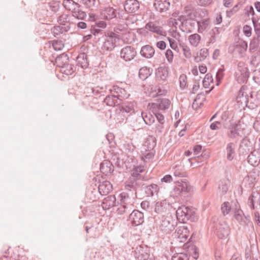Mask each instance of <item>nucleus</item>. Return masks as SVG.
<instances>
[{
  "instance_id": "nucleus-8",
  "label": "nucleus",
  "mask_w": 260,
  "mask_h": 260,
  "mask_svg": "<svg viewBox=\"0 0 260 260\" xmlns=\"http://www.w3.org/2000/svg\"><path fill=\"white\" fill-rule=\"evenodd\" d=\"M106 39L102 46V50L105 51H111L116 46V43L118 41V37L116 33L112 31L105 32Z\"/></svg>"
},
{
  "instance_id": "nucleus-39",
  "label": "nucleus",
  "mask_w": 260,
  "mask_h": 260,
  "mask_svg": "<svg viewBox=\"0 0 260 260\" xmlns=\"http://www.w3.org/2000/svg\"><path fill=\"white\" fill-rule=\"evenodd\" d=\"M155 74L157 79L165 81L168 76V69L164 67H159L156 70Z\"/></svg>"
},
{
  "instance_id": "nucleus-28",
  "label": "nucleus",
  "mask_w": 260,
  "mask_h": 260,
  "mask_svg": "<svg viewBox=\"0 0 260 260\" xmlns=\"http://www.w3.org/2000/svg\"><path fill=\"white\" fill-rule=\"evenodd\" d=\"M196 16V13L193 10L192 6L191 5H188L185 6L184 8L183 15H181L178 17H184L186 19L194 20Z\"/></svg>"
},
{
  "instance_id": "nucleus-9",
  "label": "nucleus",
  "mask_w": 260,
  "mask_h": 260,
  "mask_svg": "<svg viewBox=\"0 0 260 260\" xmlns=\"http://www.w3.org/2000/svg\"><path fill=\"white\" fill-rule=\"evenodd\" d=\"M133 255L136 260H148L150 255V249L146 245H139L135 248Z\"/></svg>"
},
{
  "instance_id": "nucleus-51",
  "label": "nucleus",
  "mask_w": 260,
  "mask_h": 260,
  "mask_svg": "<svg viewBox=\"0 0 260 260\" xmlns=\"http://www.w3.org/2000/svg\"><path fill=\"white\" fill-rule=\"evenodd\" d=\"M201 36L198 34L191 35L188 37L189 43L193 46H197L200 41Z\"/></svg>"
},
{
  "instance_id": "nucleus-14",
  "label": "nucleus",
  "mask_w": 260,
  "mask_h": 260,
  "mask_svg": "<svg viewBox=\"0 0 260 260\" xmlns=\"http://www.w3.org/2000/svg\"><path fill=\"white\" fill-rule=\"evenodd\" d=\"M153 6L156 11L163 13L169 9L170 3L169 0H155Z\"/></svg>"
},
{
  "instance_id": "nucleus-57",
  "label": "nucleus",
  "mask_w": 260,
  "mask_h": 260,
  "mask_svg": "<svg viewBox=\"0 0 260 260\" xmlns=\"http://www.w3.org/2000/svg\"><path fill=\"white\" fill-rule=\"evenodd\" d=\"M221 209L224 215L229 214L231 210L230 203L228 202L223 203L221 205Z\"/></svg>"
},
{
  "instance_id": "nucleus-13",
  "label": "nucleus",
  "mask_w": 260,
  "mask_h": 260,
  "mask_svg": "<svg viewBox=\"0 0 260 260\" xmlns=\"http://www.w3.org/2000/svg\"><path fill=\"white\" fill-rule=\"evenodd\" d=\"M135 198L134 196L131 195V193H129L124 191L119 194L120 204L133 208H134V200Z\"/></svg>"
},
{
  "instance_id": "nucleus-12",
  "label": "nucleus",
  "mask_w": 260,
  "mask_h": 260,
  "mask_svg": "<svg viewBox=\"0 0 260 260\" xmlns=\"http://www.w3.org/2000/svg\"><path fill=\"white\" fill-rule=\"evenodd\" d=\"M137 54L135 48L130 46L123 47L120 51V57L125 61H129L134 58Z\"/></svg>"
},
{
  "instance_id": "nucleus-48",
  "label": "nucleus",
  "mask_w": 260,
  "mask_h": 260,
  "mask_svg": "<svg viewBox=\"0 0 260 260\" xmlns=\"http://www.w3.org/2000/svg\"><path fill=\"white\" fill-rule=\"evenodd\" d=\"M230 184V181L228 179H224L220 181L219 189L222 194H224L227 192Z\"/></svg>"
},
{
  "instance_id": "nucleus-4",
  "label": "nucleus",
  "mask_w": 260,
  "mask_h": 260,
  "mask_svg": "<svg viewBox=\"0 0 260 260\" xmlns=\"http://www.w3.org/2000/svg\"><path fill=\"white\" fill-rule=\"evenodd\" d=\"M192 191V186L189 182L186 179H181L175 183L172 196L174 198L179 197H185L187 194Z\"/></svg>"
},
{
  "instance_id": "nucleus-24",
  "label": "nucleus",
  "mask_w": 260,
  "mask_h": 260,
  "mask_svg": "<svg viewBox=\"0 0 260 260\" xmlns=\"http://www.w3.org/2000/svg\"><path fill=\"white\" fill-rule=\"evenodd\" d=\"M100 171L103 174L108 175L113 172L114 166L110 161L104 160L100 165Z\"/></svg>"
},
{
  "instance_id": "nucleus-3",
  "label": "nucleus",
  "mask_w": 260,
  "mask_h": 260,
  "mask_svg": "<svg viewBox=\"0 0 260 260\" xmlns=\"http://www.w3.org/2000/svg\"><path fill=\"white\" fill-rule=\"evenodd\" d=\"M224 128H227V136L231 139H236L238 137L243 138V142L246 139L245 136V127L241 124L240 121L235 123H231L229 126L224 125Z\"/></svg>"
},
{
  "instance_id": "nucleus-19",
  "label": "nucleus",
  "mask_w": 260,
  "mask_h": 260,
  "mask_svg": "<svg viewBox=\"0 0 260 260\" xmlns=\"http://www.w3.org/2000/svg\"><path fill=\"white\" fill-rule=\"evenodd\" d=\"M145 28L153 33L159 35L160 36H165L166 32L162 28L154 23L153 22H149L145 25Z\"/></svg>"
},
{
  "instance_id": "nucleus-1",
  "label": "nucleus",
  "mask_w": 260,
  "mask_h": 260,
  "mask_svg": "<svg viewBox=\"0 0 260 260\" xmlns=\"http://www.w3.org/2000/svg\"><path fill=\"white\" fill-rule=\"evenodd\" d=\"M196 209L192 207L181 206L176 211V216L178 220L182 223L187 221H194L197 219Z\"/></svg>"
},
{
  "instance_id": "nucleus-41",
  "label": "nucleus",
  "mask_w": 260,
  "mask_h": 260,
  "mask_svg": "<svg viewBox=\"0 0 260 260\" xmlns=\"http://www.w3.org/2000/svg\"><path fill=\"white\" fill-rule=\"evenodd\" d=\"M69 62V57L66 53L62 54L56 57L55 62L56 66L62 68L63 66H65Z\"/></svg>"
},
{
  "instance_id": "nucleus-59",
  "label": "nucleus",
  "mask_w": 260,
  "mask_h": 260,
  "mask_svg": "<svg viewBox=\"0 0 260 260\" xmlns=\"http://www.w3.org/2000/svg\"><path fill=\"white\" fill-rule=\"evenodd\" d=\"M181 47L184 56L187 58H190L191 57V53L189 47L186 45H182Z\"/></svg>"
},
{
  "instance_id": "nucleus-29",
  "label": "nucleus",
  "mask_w": 260,
  "mask_h": 260,
  "mask_svg": "<svg viewBox=\"0 0 260 260\" xmlns=\"http://www.w3.org/2000/svg\"><path fill=\"white\" fill-rule=\"evenodd\" d=\"M198 26V31L199 33H203L204 31L207 32L209 30L210 26V21L209 18H205L197 21Z\"/></svg>"
},
{
  "instance_id": "nucleus-17",
  "label": "nucleus",
  "mask_w": 260,
  "mask_h": 260,
  "mask_svg": "<svg viewBox=\"0 0 260 260\" xmlns=\"http://www.w3.org/2000/svg\"><path fill=\"white\" fill-rule=\"evenodd\" d=\"M139 8L140 4L137 0H126L124 3V8L127 13H134Z\"/></svg>"
},
{
  "instance_id": "nucleus-37",
  "label": "nucleus",
  "mask_w": 260,
  "mask_h": 260,
  "mask_svg": "<svg viewBox=\"0 0 260 260\" xmlns=\"http://www.w3.org/2000/svg\"><path fill=\"white\" fill-rule=\"evenodd\" d=\"M141 117H139L138 119H141L142 118L145 123L148 125H150L153 124L155 121L154 117L150 112H142L141 113Z\"/></svg>"
},
{
  "instance_id": "nucleus-35",
  "label": "nucleus",
  "mask_w": 260,
  "mask_h": 260,
  "mask_svg": "<svg viewBox=\"0 0 260 260\" xmlns=\"http://www.w3.org/2000/svg\"><path fill=\"white\" fill-rule=\"evenodd\" d=\"M249 77V72L247 71L243 72H236L235 78L240 84L246 83Z\"/></svg>"
},
{
  "instance_id": "nucleus-60",
  "label": "nucleus",
  "mask_w": 260,
  "mask_h": 260,
  "mask_svg": "<svg viewBox=\"0 0 260 260\" xmlns=\"http://www.w3.org/2000/svg\"><path fill=\"white\" fill-rule=\"evenodd\" d=\"M224 76V69L223 68H219L216 74V85H218L221 80L222 79Z\"/></svg>"
},
{
  "instance_id": "nucleus-54",
  "label": "nucleus",
  "mask_w": 260,
  "mask_h": 260,
  "mask_svg": "<svg viewBox=\"0 0 260 260\" xmlns=\"http://www.w3.org/2000/svg\"><path fill=\"white\" fill-rule=\"evenodd\" d=\"M243 86L240 88L237 96V99L238 100V102H241V103L244 102L246 103L247 102V94L244 95V93L243 91Z\"/></svg>"
},
{
  "instance_id": "nucleus-18",
  "label": "nucleus",
  "mask_w": 260,
  "mask_h": 260,
  "mask_svg": "<svg viewBox=\"0 0 260 260\" xmlns=\"http://www.w3.org/2000/svg\"><path fill=\"white\" fill-rule=\"evenodd\" d=\"M112 190V185L108 181L100 182L98 186V191L102 196H106Z\"/></svg>"
},
{
  "instance_id": "nucleus-64",
  "label": "nucleus",
  "mask_w": 260,
  "mask_h": 260,
  "mask_svg": "<svg viewBox=\"0 0 260 260\" xmlns=\"http://www.w3.org/2000/svg\"><path fill=\"white\" fill-rule=\"evenodd\" d=\"M92 92L95 95H104V88L103 87L97 86L94 88H92Z\"/></svg>"
},
{
  "instance_id": "nucleus-5",
  "label": "nucleus",
  "mask_w": 260,
  "mask_h": 260,
  "mask_svg": "<svg viewBox=\"0 0 260 260\" xmlns=\"http://www.w3.org/2000/svg\"><path fill=\"white\" fill-rule=\"evenodd\" d=\"M63 6L66 10L72 12V16L78 19H83L86 14L81 10V6L73 0H63Z\"/></svg>"
},
{
  "instance_id": "nucleus-10",
  "label": "nucleus",
  "mask_w": 260,
  "mask_h": 260,
  "mask_svg": "<svg viewBox=\"0 0 260 260\" xmlns=\"http://www.w3.org/2000/svg\"><path fill=\"white\" fill-rule=\"evenodd\" d=\"M140 180L131 176L125 184V189L131 191V195L137 197V190L140 186Z\"/></svg>"
},
{
  "instance_id": "nucleus-15",
  "label": "nucleus",
  "mask_w": 260,
  "mask_h": 260,
  "mask_svg": "<svg viewBox=\"0 0 260 260\" xmlns=\"http://www.w3.org/2000/svg\"><path fill=\"white\" fill-rule=\"evenodd\" d=\"M170 104V101L167 99H158L156 102L152 104V110H165L169 108Z\"/></svg>"
},
{
  "instance_id": "nucleus-61",
  "label": "nucleus",
  "mask_w": 260,
  "mask_h": 260,
  "mask_svg": "<svg viewBox=\"0 0 260 260\" xmlns=\"http://www.w3.org/2000/svg\"><path fill=\"white\" fill-rule=\"evenodd\" d=\"M180 87L181 89H184L186 86L187 84V77L184 74H182L180 76L179 78Z\"/></svg>"
},
{
  "instance_id": "nucleus-6",
  "label": "nucleus",
  "mask_w": 260,
  "mask_h": 260,
  "mask_svg": "<svg viewBox=\"0 0 260 260\" xmlns=\"http://www.w3.org/2000/svg\"><path fill=\"white\" fill-rule=\"evenodd\" d=\"M156 144L155 138L152 136H149L142 147V152L145 153L144 156L142 157V159H143L144 157L146 159H149L154 156L155 152L154 148Z\"/></svg>"
},
{
  "instance_id": "nucleus-20",
  "label": "nucleus",
  "mask_w": 260,
  "mask_h": 260,
  "mask_svg": "<svg viewBox=\"0 0 260 260\" xmlns=\"http://www.w3.org/2000/svg\"><path fill=\"white\" fill-rule=\"evenodd\" d=\"M177 20L180 22V27L181 29L185 32L190 31L191 28L189 27L190 25L191 27H194L195 22L191 21L192 20L186 19L184 17H178Z\"/></svg>"
},
{
  "instance_id": "nucleus-11",
  "label": "nucleus",
  "mask_w": 260,
  "mask_h": 260,
  "mask_svg": "<svg viewBox=\"0 0 260 260\" xmlns=\"http://www.w3.org/2000/svg\"><path fill=\"white\" fill-rule=\"evenodd\" d=\"M129 220L133 226H136L142 225L144 222V214L137 210H133L129 215Z\"/></svg>"
},
{
  "instance_id": "nucleus-62",
  "label": "nucleus",
  "mask_w": 260,
  "mask_h": 260,
  "mask_svg": "<svg viewBox=\"0 0 260 260\" xmlns=\"http://www.w3.org/2000/svg\"><path fill=\"white\" fill-rule=\"evenodd\" d=\"M245 14L248 17H249L250 15L254 16L255 14V12L254 11V9L252 6H247L244 9Z\"/></svg>"
},
{
  "instance_id": "nucleus-55",
  "label": "nucleus",
  "mask_w": 260,
  "mask_h": 260,
  "mask_svg": "<svg viewBox=\"0 0 260 260\" xmlns=\"http://www.w3.org/2000/svg\"><path fill=\"white\" fill-rule=\"evenodd\" d=\"M52 46L55 50L59 51L63 49L64 44L61 40H55L52 42Z\"/></svg>"
},
{
  "instance_id": "nucleus-23",
  "label": "nucleus",
  "mask_w": 260,
  "mask_h": 260,
  "mask_svg": "<svg viewBox=\"0 0 260 260\" xmlns=\"http://www.w3.org/2000/svg\"><path fill=\"white\" fill-rule=\"evenodd\" d=\"M103 19L110 20L117 17V13L116 10L112 7L106 8L101 13Z\"/></svg>"
},
{
  "instance_id": "nucleus-43",
  "label": "nucleus",
  "mask_w": 260,
  "mask_h": 260,
  "mask_svg": "<svg viewBox=\"0 0 260 260\" xmlns=\"http://www.w3.org/2000/svg\"><path fill=\"white\" fill-rule=\"evenodd\" d=\"M133 208L131 207H128L127 205L120 204L116 210V213L119 215L128 214L133 210Z\"/></svg>"
},
{
  "instance_id": "nucleus-31",
  "label": "nucleus",
  "mask_w": 260,
  "mask_h": 260,
  "mask_svg": "<svg viewBox=\"0 0 260 260\" xmlns=\"http://www.w3.org/2000/svg\"><path fill=\"white\" fill-rule=\"evenodd\" d=\"M145 192L147 197H151L155 194H157L159 188L157 184H151L145 187Z\"/></svg>"
},
{
  "instance_id": "nucleus-42",
  "label": "nucleus",
  "mask_w": 260,
  "mask_h": 260,
  "mask_svg": "<svg viewBox=\"0 0 260 260\" xmlns=\"http://www.w3.org/2000/svg\"><path fill=\"white\" fill-rule=\"evenodd\" d=\"M234 146V144L232 142L228 143L226 146V158L229 160H232L234 158L235 153Z\"/></svg>"
},
{
  "instance_id": "nucleus-38",
  "label": "nucleus",
  "mask_w": 260,
  "mask_h": 260,
  "mask_svg": "<svg viewBox=\"0 0 260 260\" xmlns=\"http://www.w3.org/2000/svg\"><path fill=\"white\" fill-rule=\"evenodd\" d=\"M73 17L72 15H70L69 14L63 13L57 17V21L59 24L66 26L67 25H69V24L71 23V20Z\"/></svg>"
},
{
  "instance_id": "nucleus-44",
  "label": "nucleus",
  "mask_w": 260,
  "mask_h": 260,
  "mask_svg": "<svg viewBox=\"0 0 260 260\" xmlns=\"http://www.w3.org/2000/svg\"><path fill=\"white\" fill-rule=\"evenodd\" d=\"M145 168L143 166H140L136 167L133 171L131 176L140 179L141 181L144 180V177L140 175V173H142L144 171Z\"/></svg>"
},
{
  "instance_id": "nucleus-36",
  "label": "nucleus",
  "mask_w": 260,
  "mask_h": 260,
  "mask_svg": "<svg viewBox=\"0 0 260 260\" xmlns=\"http://www.w3.org/2000/svg\"><path fill=\"white\" fill-rule=\"evenodd\" d=\"M70 29V25H57L51 29V31L54 36H58L63 32H67Z\"/></svg>"
},
{
  "instance_id": "nucleus-16",
  "label": "nucleus",
  "mask_w": 260,
  "mask_h": 260,
  "mask_svg": "<svg viewBox=\"0 0 260 260\" xmlns=\"http://www.w3.org/2000/svg\"><path fill=\"white\" fill-rule=\"evenodd\" d=\"M221 28L214 27L209 29L207 33V37L208 39L207 44H213L219 37Z\"/></svg>"
},
{
  "instance_id": "nucleus-53",
  "label": "nucleus",
  "mask_w": 260,
  "mask_h": 260,
  "mask_svg": "<svg viewBox=\"0 0 260 260\" xmlns=\"http://www.w3.org/2000/svg\"><path fill=\"white\" fill-rule=\"evenodd\" d=\"M213 81L212 76L210 74H207L205 75L203 80V85L205 88L209 87L210 83Z\"/></svg>"
},
{
  "instance_id": "nucleus-58",
  "label": "nucleus",
  "mask_w": 260,
  "mask_h": 260,
  "mask_svg": "<svg viewBox=\"0 0 260 260\" xmlns=\"http://www.w3.org/2000/svg\"><path fill=\"white\" fill-rule=\"evenodd\" d=\"M114 32L116 33L117 36L118 37V40L119 39L120 37L122 35L123 32H125L127 30L121 25H118L114 28Z\"/></svg>"
},
{
  "instance_id": "nucleus-52",
  "label": "nucleus",
  "mask_w": 260,
  "mask_h": 260,
  "mask_svg": "<svg viewBox=\"0 0 260 260\" xmlns=\"http://www.w3.org/2000/svg\"><path fill=\"white\" fill-rule=\"evenodd\" d=\"M171 260H189V257L185 253H176L172 256Z\"/></svg>"
},
{
  "instance_id": "nucleus-33",
  "label": "nucleus",
  "mask_w": 260,
  "mask_h": 260,
  "mask_svg": "<svg viewBox=\"0 0 260 260\" xmlns=\"http://www.w3.org/2000/svg\"><path fill=\"white\" fill-rule=\"evenodd\" d=\"M76 62L78 66L82 68H86L88 66L87 55L84 53H80L76 58Z\"/></svg>"
},
{
  "instance_id": "nucleus-27",
  "label": "nucleus",
  "mask_w": 260,
  "mask_h": 260,
  "mask_svg": "<svg viewBox=\"0 0 260 260\" xmlns=\"http://www.w3.org/2000/svg\"><path fill=\"white\" fill-rule=\"evenodd\" d=\"M155 53L154 49L149 45H145L141 48L140 51L141 55L144 58H151Z\"/></svg>"
},
{
  "instance_id": "nucleus-49",
  "label": "nucleus",
  "mask_w": 260,
  "mask_h": 260,
  "mask_svg": "<svg viewBox=\"0 0 260 260\" xmlns=\"http://www.w3.org/2000/svg\"><path fill=\"white\" fill-rule=\"evenodd\" d=\"M209 54L208 49L207 48H203L201 49L199 52V55H198L197 56L195 57L194 61L196 62H200L203 61L206 59L207 56Z\"/></svg>"
},
{
  "instance_id": "nucleus-56",
  "label": "nucleus",
  "mask_w": 260,
  "mask_h": 260,
  "mask_svg": "<svg viewBox=\"0 0 260 260\" xmlns=\"http://www.w3.org/2000/svg\"><path fill=\"white\" fill-rule=\"evenodd\" d=\"M252 22L253 24L254 29L255 32V34L257 36V38L260 37V23L254 19L253 17L252 18Z\"/></svg>"
},
{
  "instance_id": "nucleus-2",
  "label": "nucleus",
  "mask_w": 260,
  "mask_h": 260,
  "mask_svg": "<svg viewBox=\"0 0 260 260\" xmlns=\"http://www.w3.org/2000/svg\"><path fill=\"white\" fill-rule=\"evenodd\" d=\"M212 228L219 239L226 238L230 233V228L228 224L223 220H219L216 217L212 219Z\"/></svg>"
},
{
  "instance_id": "nucleus-21",
  "label": "nucleus",
  "mask_w": 260,
  "mask_h": 260,
  "mask_svg": "<svg viewBox=\"0 0 260 260\" xmlns=\"http://www.w3.org/2000/svg\"><path fill=\"white\" fill-rule=\"evenodd\" d=\"M110 91L113 92L115 95L118 96V99H119L120 102L122 99H127L129 96V94L125 89L118 86H113Z\"/></svg>"
},
{
  "instance_id": "nucleus-7",
  "label": "nucleus",
  "mask_w": 260,
  "mask_h": 260,
  "mask_svg": "<svg viewBox=\"0 0 260 260\" xmlns=\"http://www.w3.org/2000/svg\"><path fill=\"white\" fill-rule=\"evenodd\" d=\"M234 216L241 225L247 227L249 231H253V224L249 215H244L242 210L238 209L234 211Z\"/></svg>"
},
{
  "instance_id": "nucleus-40",
  "label": "nucleus",
  "mask_w": 260,
  "mask_h": 260,
  "mask_svg": "<svg viewBox=\"0 0 260 260\" xmlns=\"http://www.w3.org/2000/svg\"><path fill=\"white\" fill-rule=\"evenodd\" d=\"M169 205L166 200L157 202L154 206V211L157 213H162L166 211Z\"/></svg>"
},
{
  "instance_id": "nucleus-22",
  "label": "nucleus",
  "mask_w": 260,
  "mask_h": 260,
  "mask_svg": "<svg viewBox=\"0 0 260 260\" xmlns=\"http://www.w3.org/2000/svg\"><path fill=\"white\" fill-rule=\"evenodd\" d=\"M260 202V192L256 191H252L251 194L249 196L248 201L247 205L251 209H254V205L255 203L259 206Z\"/></svg>"
},
{
  "instance_id": "nucleus-32",
  "label": "nucleus",
  "mask_w": 260,
  "mask_h": 260,
  "mask_svg": "<svg viewBox=\"0 0 260 260\" xmlns=\"http://www.w3.org/2000/svg\"><path fill=\"white\" fill-rule=\"evenodd\" d=\"M104 103L110 107H114L120 104L119 99L115 94L111 95H107L104 101Z\"/></svg>"
},
{
  "instance_id": "nucleus-34",
  "label": "nucleus",
  "mask_w": 260,
  "mask_h": 260,
  "mask_svg": "<svg viewBox=\"0 0 260 260\" xmlns=\"http://www.w3.org/2000/svg\"><path fill=\"white\" fill-rule=\"evenodd\" d=\"M160 228L161 231H164L166 233H169L175 229L173 223H171L169 220L166 218H165L162 220L161 223L160 225Z\"/></svg>"
},
{
  "instance_id": "nucleus-47",
  "label": "nucleus",
  "mask_w": 260,
  "mask_h": 260,
  "mask_svg": "<svg viewBox=\"0 0 260 260\" xmlns=\"http://www.w3.org/2000/svg\"><path fill=\"white\" fill-rule=\"evenodd\" d=\"M151 75L149 68L144 67L139 70V77L142 80H146Z\"/></svg>"
},
{
  "instance_id": "nucleus-63",
  "label": "nucleus",
  "mask_w": 260,
  "mask_h": 260,
  "mask_svg": "<svg viewBox=\"0 0 260 260\" xmlns=\"http://www.w3.org/2000/svg\"><path fill=\"white\" fill-rule=\"evenodd\" d=\"M152 112L158 120V123H164V116L157 110H152Z\"/></svg>"
},
{
  "instance_id": "nucleus-26",
  "label": "nucleus",
  "mask_w": 260,
  "mask_h": 260,
  "mask_svg": "<svg viewBox=\"0 0 260 260\" xmlns=\"http://www.w3.org/2000/svg\"><path fill=\"white\" fill-rule=\"evenodd\" d=\"M248 162L253 166H257L260 162V152L257 150H253L248 155Z\"/></svg>"
},
{
  "instance_id": "nucleus-25",
  "label": "nucleus",
  "mask_w": 260,
  "mask_h": 260,
  "mask_svg": "<svg viewBox=\"0 0 260 260\" xmlns=\"http://www.w3.org/2000/svg\"><path fill=\"white\" fill-rule=\"evenodd\" d=\"M116 197L114 195H110L105 198L102 203V206L104 210H107L109 209L111 207L115 205Z\"/></svg>"
},
{
  "instance_id": "nucleus-45",
  "label": "nucleus",
  "mask_w": 260,
  "mask_h": 260,
  "mask_svg": "<svg viewBox=\"0 0 260 260\" xmlns=\"http://www.w3.org/2000/svg\"><path fill=\"white\" fill-rule=\"evenodd\" d=\"M121 111L126 113L130 115L135 112L134 104L133 103L124 104L121 109Z\"/></svg>"
},
{
  "instance_id": "nucleus-30",
  "label": "nucleus",
  "mask_w": 260,
  "mask_h": 260,
  "mask_svg": "<svg viewBox=\"0 0 260 260\" xmlns=\"http://www.w3.org/2000/svg\"><path fill=\"white\" fill-rule=\"evenodd\" d=\"M173 171L174 176L177 177H185L187 176L184 167L181 164L174 166L173 167Z\"/></svg>"
},
{
  "instance_id": "nucleus-46",
  "label": "nucleus",
  "mask_w": 260,
  "mask_h": 260,
  "mask_svg": "<svg viewBox=\"0 0 260 260\" xmlns=\"http://www.w3.org/2000/svg\"><path fill=\"white\" fill-rule=\"evenodd\" d=\"M247 43L244 41H240L238 42L235 47V50L237 51L240 54H243L247 49Z\"/></svg>"
},
{
  "instance_id": "nucleus-50",
  "label": "nucleus",
  "mask_w": 260,
  "mask_h": 260,
  "mask_svg": "<svg viewBox=\"0 0 260 260\" xmlns=\"http://www.w3.org/2000/svg\"><path fill=\"white\" fill-rule=\"evenodd\" d=\"M75 71V67L74 65L68 63L65 66L61 68V71L67 75H72Z\"/></svg>"
}]
</instances>
